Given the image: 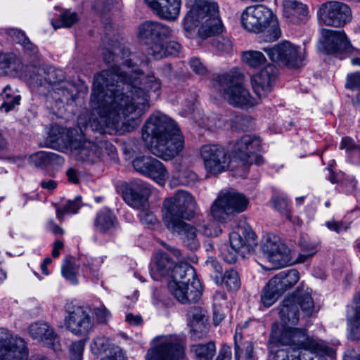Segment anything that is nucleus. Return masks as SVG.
I'll return each instance as SVG.
<instances>
[{
  "instance_id": "f257e3e1",
  "label": "nucleus",
  "mask_w": 360,
  "mask_h": 360,
  "mask_svg": "<svg viewBox=\"0 0 360 360\" xmlns=\"http://www.w3.org/2000/svg\"><path fill=\"white\" fill-rule=\"evenodd\" d=\"M103 60L115 63L94 77L90 106L92 117L84 127L101 134L116 129L120 124L134 127L149 108L150 93L160 94L162 83L153 72L144 75L139 68L148 63L136 56L116 37L103 39Z\"/></svg>"
},
{
  "instance_id": "f03ea898",
  "label": "nucleus",
  "mask_w": 360,
  "mask_h": 360,
  "mask_svg": "<svg viewBox=\"0 0 360 360\" xmlns=\"http://www.w3.org/2000/svg\"><path fill=\"white\" fill-rule=\"evenodd\" d=\"M186 5L190 8L183 20L186 36L191 37L200 22L198 35L202 39L212 36L211 44L220 53H228L232 50V43L227 37L220 35L224 26L219 17V6L210 0H187Z\"/></svg>"
},
{
  "instance_id": "7ed1b4c3",
  "label": "nucleus",
  "mask_w": 360,
  "mask_h": 360,
  "mask_svg": "<svg viewBox=\"0 0 360 360\" xmlns=\"http://www.w3.org/2000/svg\"><path fill=\"white\" fill-rule=\"evenodd\" d=\"M269 342L290 347L276 350L274 360H304L306 351L316 355L309 360H327L328 347L311 338L305 328H281L278 323L274 322L271 325Z\"/></svg>"
},
{
  "instance_id": "20e7f679",
  "label": "nucleus",
  "mask_w": 360,
  "mask_h": 360,
  "mask_svg": "<svg viewBox=\"0 0 360 360\" xmlns=\"http://www.w3.org/2000/svg\"><path fill=\"white\" fill-rule=\"evenodd\" d=\"M142 139L153 154L167 160L176 157L184 146V139L176 122L161 112L153 113L142 127Z\"/></svg>"
},
{
  "instance_id": "39448f33",
  "label": "nucleus",
  "mask_w": 360,
  "mask_h": 360,
  "mask_svg": "<svg viewBox=\"0 0 360 360\" xmlns=\"http://www.w3.org/2000/svg\"><path fill=\"white\" fill-rule=\"evenodd\" d=\"M210 84L212 89L233 107L248 110L257 104L255 98L243 85L240 73L229 71L214 74Z\"/></svg>"
},
{
  "instance_id": "423d86ee",
  "label": "nucleus",
  "mask_w": 360,
  "mask_h": 360,
  "mask_svg": "<svg viewBox=\"0 0 360 360\" xmlns=\"http://www.w3.org/2000/svg\"><path fill=\"white\" fill-rule=\"evenodd\" d=\"M168 290L181 304L196 302L202 295L200 281L195 269L186 262L176 264L169 275Z\"/></svg>"
},
{
  "instance_id": "0eeeda50",
  "label": "nucleus",
  "mask_w": 360,
  "mask_h": 360,
  "mask_svg": "<svg viewBox=\"0 0 360 360\" xmlns=\"http://www.w3.org/2000/svg\"><path fill=\"white\" fill-rule=\"evenodd\" d=\"M240 22L244 29L250 32H263L266 41H276L281 34L272 11L263 5L247 7L241 14Z\"/></svg>"
},
{
  "instance_id": "6e6552de",
  "label": "nucleus",
  "mask_w": 360,
  "mask_h": 360,
  "mask_svg": "<svg viewBox=\"0 0 360 360\" xmlns=\"http://www.w3.org/2000/svg\"><path fill=\"white\" fill-rule=\"evenodd\" d=\"M30 78L37 86H43L45 83L54 85L53 91L58 95L55 98L60 102L68 103L75 101V87L65 81V74L61 69L53 66L33 65Z\"/></svg>"
},
{
  "instance_id": "1a4fd4ad",
  "label": "nucleus",
  "mask_w": 360,
  "mask_h": 360,
  "mask_svg": "<svg viewBox=\"0 0 360 360\" xmlns=\"http://www.w3.org/2000/svg\"><path fill=\"white\" fill-rule=\"evenodd\" d=\"M300 308L306 316H310L314 309V302L311 292L307 288L302 292L297 288L291 296L285 297L281 304L279 316L281 321L287 327L288 325H296L299 321ZM283 328V326H281Z\"/></svg>"
},
{
  "instance_id": "9d476101",
  "label": "nucleus",
  "mask_w": 360,
  "mask_h": 360,
  "mask_svg": "<svg viewBox=\"0 0 360 360\" xmlns=\"http://www.w3.org/2000/svg\"><path fill=\"white\" fill-rule=\"evenodd\" d=\"M165 224L192 219L195 214L196 202L191 194L178 191L163 202Z\"/></svg>"
},
{
  "instance_id": "9b49d317",
  "label": "nucleus",
  "mask_w": 360,
  "mask_h": 360,
  "mask_svg": "<svg viewBox=\"0 0 360 360\" xmlns=\"http://www.w3.org/2000/svg\"><path fill=\"white\" fill-rule=\"evenodd\" d=\"M172 37V29L158 21L146 20L138 27L137 38L141 44L147 46L146 52L148 56H151L153 53H158L161 50L160 43L162 40Z\"/></svg>"
},
{
  "instance_id": "f8f14e48",
  "label": "nucleus",
  "mask_w": 360,
  "mask_h": 360,
  "mask_svg": "<svg viewBox=\"0 0 360 360\" xmlns=\"http://www.w3.org/2000/svg\"><path fill=\"white\" fill-rule=\"evenodd\" d=\"M186 345L176 335L160 338L158 342L149 349L146 360H185Z\"/></svg>"
},
{
  "instance_id": "ddd939ff",
  "label": "nucleus",
  "mask_w": 360,
  "mask_h": 360,
  "mask_svg": "<svg viewBox=\"0 0 360 360\" xmlns=\"http://www.w3.org/2000/svg\"><path fill=\"white\" fill-rule=\"evenodd\" d=\"M317 17L325 25L337 28L344 27L352 20L350 7L338 1H328L321 4Z\"/></svg>"
},
{
  "instance_id": "4468645a",
  "label": "nucleus",
  "mask_w": 360,
  "mask_h": 360,
  "mask_svg": "<svg viewBox=\"0 0 360 360\" xmlns=\"http://www.w3.org/2000/svg\"><path fill=\"white\" fill-rule=\"evenodd\" d=\"M67 315L64 322L66 328L77 336H85L93 329L94 318L83 307L75 304L73 302L65 305Z\"/></svg>"
},
{
  "instance_id": "2eb2a0df",
  "label": "nucleus",
  "mask_w": 360,
  "mask_h": 360,
  "mask_svg": "<svg viewBox=\"0 0 360 360\" xmlns=\"http://www.w3.org/2000/svg\"><path fill=\"white\" fill-rule=\"evenodd\" d=\"M262 150V140L259 136L246 134L234 143L231 153L235 159L241 161L244 165L255 164L261 165L264 163L263 157L258 154Z\"/></svg>"
},
{
  "instance_id": "dca6fc26",
  "label": "nucleus",
  "mask_w": 360,
  "mask_h": 360,
  "mask_svg": "<svg viewBox=\"0 0 360 360\" xmlns=\"http://www.w3.org/2000/svg\"><path fill=\"white\" fill-rule=\"evenodd\" d=\"M200 157L205 171L213 176L225 172L231 160L228 150L219 144L203 145L200 148Z\"/></svg>"
},
{
  "instance_id": "f3484780",
  "label": "nucleus",
  "mask_w": 360,
  "mask_h": 360,
  "mask_svg": "<svg viewBox=\"0 0 360 360\" xmlns=\"http://www.w3.org/2000/svg\"><path fill=\"white\" fill-rule=\"evenodd\" d=\"M262 250L269 261L276 268L288 266L293 263L290 250L281 243L276 236H264L262 243Z\"/></svg>"
},
{
  "instance_id": "a211bd4d",
  "label": "nucleus",
  "mask_w": 360,
  "mask_h": 360,
  "mask_svg": "<svg viewBox=\"0 0 360 360\" xmlns=\"http://www.w3.org/2000/svg\"><path fill=\"white\" fill-rule=\"evenodd\" d=\"M273 62H280L289 67H299L302 62L301 48L284 41L272 47L262 49Z\"/></svg>"
},
{
  "instance_id": "6ab92c4d",
  "label": "nucleus",
  "mask_w": 360,
  "mask_h": 360,
  "mask_svg": "<svg viewBox=\"0 0 360 360\" xmlns=\"http://www.w3.org/2000/svg\"><path fill=\"white\" fill-rule=\"evenodd\" d=\"M133 167L138 172L163 185L168 177V172L160 160L151 156H139L132 162Z\"/></svg>"
},
{
  "instance_id": "aec40b11",
  "label": "nucleus",
  "mask_w": 360,
  "mask_h": 360,
  "mask_svg": "<svg viewBox=\"0 0 360 360\" xmlns=\"http://www.w3.org/2000/svg\"><path fill=\"white\" fill-rule=\"evenodd\" d=\"M74 153L77 160L87 163H96L101 160L103 155L104 150L108 154L114 155L115 148L110 143H101V146L89 141H84L79 143H74Z\"/></svg>"
},
{
  "instance_id": "412c9836",
  "label": "nucleus",
  "mask_w": 360,
  "mask_h": 360,
  "mask_svg": "<svg viewBox=\"0 0 360 360\" xmlns=\"http://www.w3.org/2000/svg\"><path fill=\"white\" fill-rule=\"evenodd\" d=\"M150 194V188L146 182L135 179L126 184L122 191V198L131 207L141 209L147 207Z\"/></svg>"
},
{
  "instance_id": "4be33fe9",
  "label": "nucleus",
  "mask_w": 360,
  "mask_h": 360,
  "mask_svg": "<svg viewBox=\"0 0 360 360\" xmlns=\"http://www.w3.org/2000/svg\"><path fill=\"white\" fill-rule=\"evenodd\" d=\"M323 41L321 42L319 49L326 54L342 53L347 51L350 47L344 31L322 30Z\"/></svg>"
},
{
  "instance_id": "5701e85b",
  "label": "nucleus",
  "mask_w": 360,
  "mask_h": 360,
  "mask_svg": "<svg viewBox=\"0 0 360 360\" xmlns=\"http://www.w3.org/2000/svg\"><path fill=\"white\" fill-rule=\"evenodd\" d=\"M278 73V68L273 64H268L259 72L251 77L252 89L258 97L265 96L272 89Z\"/></svg>"
},
{
  "instance_id": "b1692460",
  "label": "nucleus",
  "mask_w": 360,
  "mask_h": 360,
  "mask_svg": "<svg viewBox=\"0 0 360 360\" xmlns=\"http://www.w3.org/2000/svg\"><path fill=\"white\" fill-rule=\"evenodd\" d=\"M28 349L20 338L0 340V360H27Z\"/></svg>"
},
{
  "instance_id": "393cba45",
  "label": "nucleus",
  "mask_w": 360,
  "mask_h": 360,
  "mask_svg": "<svg viewBox=\"0 0 360 360\" xmlns=\"http://www.w3.org/2000/svg\"><path fill=\"white\" fill-rule=\"evenodd\" d=\"M166 227L173 233L180 236L184 245L191 251H196L200 246L198 238L197 228L184 221L165 224Z\"/></svg>"
},
{
  "instance_id": "a878e982",
  "label": "nucleus",
  "mask_w": 360,
  "mask_h": 360,
  "mask_svg": "<svg viewBox=\"0 0 360 360\" xmlns=\"http://www.w3.org/2000/svg\"><path fill=\"white\" fill-rule=\"evenodd\" d=\"M31 337L44 343L55 352L60 350L59 338L54 329L46 323H34L29 329Z\"/></svg>"
},
{
  "instance_id": "bb28decb",
  "label": "nucleus",
  "mask_w": 360,
  "mask_h": 360,
  "mask_svg": "<svg viewBox=\"0 0 360 360\" xmlns=\"http://www.w3.org/2000/svg\"><path fill=\"white\" fill-rule=\"evenodd\" d=\"M346 320L347 339L360 340V292L355 294L352 304L347 306Z\"/></svg>"
},
{
  "instance_id": "cd10ccee",
  "label": "nucleus",
  "mask_w": 360,
  "mask_h": 360,
  "mask_svg": "<svg viewBox=\"0 0 360 360\" xmlns=\"http://www.w3.org/2000/svg\"><path fill=\"white\" fill-rule=\"evenodd\" d=\"M230 246L236 250L245 249L250 251L257 245V236L250 226H244L238 228V231L229 234Z\"/></svg>"
},
{
  "instance_id": "c85d7f7f",
  "label": "nucleus",
  "mask_w": 360,
  "mask_h": 360,
  "mask_svg": "<svg viewBox=\"0 0 360 360\" xmlns=\"http://www.w3.org/2000/svg\"><path fill=\"white\" fill-rule=\"evenodd\" d=\"M30 164L42 170L58 169L65 163V159L61 155L46 151H38L29 158Z\"/></svg>"
},
{
  "instance_id": "c756f323",
  "label": "nucleus",
  "mask_w": 360,
  "mask_h": 360,
  "mask_svg": "<svg viewBox=\"0 0 360 360\" xmlns=\"http://www.w3.org/2000/svg\"><path fill=\"white\" fill-rule=\"evenodd\" d=\"M119 225L117 217L114 212L108 209L103 208L99 210L94 220V230L102 234H110Z\"/></svg>"
},
{
  "instance_id": "7c9ffc66",
  "label": "nucleus",
  "mask_w": 360,
  "mask_h": 360,
  "mask_svg": "<svg viewBox=\"0 0 360 360\" xmlns=\"http://www.w3.org/2000/svg\"><path fill=\"white\" fill-rule=\"evenodd\" d=\"M148 6L159 18L174 21L179 15L181 0H163Z\"/></svg>"
},
{
  "instance_id": "2f4dec72",
  "label": "nucleus",
  "mask_w": 360,
  "mask_h": 360,
  "mask_svg": "<svg viewBox=\"0 0 360 360\" xmlns=\"http://www.w3.org/2000/svg\"><path fill=\"white\" fill-rule=\"evenodd\" d=\"M308 14L307 5L297 0H285L283 1V15L291 23L302 22Z\"/></svg>"
},
{
  "instance_id": "473e14b6",
  "label": "nucleus",
  "mask_w": 360,
  "mask_h": 360,
  "mask_svg": "<svg viewBox=\"0 0 360 360\" xmlns=\"http://www.w3.org/2000/svg\"><path fill=\"white\" fill-rule=\"evenodd\" d=\"M300 280V273L295 269L284 270L270 279V284L274 285L282 294L292 288Z\"/></svg>"
},
{
  "instance_id": "72a5a7b5",
  "label": "nucleus",
  "mask_w": 360,
  "mask_h": 360,
  "mask_svg": "<svg viewBox=\"0 0 360 360\" xmlns=\"http://www.w3.org/2000/svg\"><path fill=\"white\" fill-rule=\"evenodd\" d=\"M221 194L233 214L243 212L247 209L249 200L243 194L233 189L223 191Z\"/></svg>"
},
{
  "instance_id": "f704fd0d",
  "label": "nucleus",
  "mask_w": 360,
  "mask_h": 360,
  "mask_svg": "<svg viewBox=\"0 0 360 360\" xmlns=\"http://www.w3.org/2000/svg\"><path fill=\"white\" fill-rule=\"evenodd\" d=\"M174 266V262L166 252L160 251L155 255L154 268L158 275H155L151 270V276L154 280L158 281L160 276H169L172 268Z\"/></svg>"
},
{
  "instance_id": "c9c22d12",
  "label": "nucleus",
  "mask_w": 360,
  "mask_h": 360,
  "mask_svg": "<svg viewBox=\"0 0 360 360\" xmlns=\"http://www.w3.org/2000/svg\"><path fill=\"white\" fill-rule=\"evenodd\" d=\"M22 63L13 53H0V75H14L21 71Z\"/></svg>"
},
{
  "instance_id": "e433bc0d",
  "label": "nucleus",
  "mask_w": 360,
  "mask_h": 360,
  "mask_svg": "<svg viewBox=\"0 0 360 360\" xmlns=\"http://www.w3.org/2000/svg\"><path fill=\"white\" fill-rule=\"evenodd\" d=\"M216 350L215 342L212 340L206 343L194 344L190 347L193 360H213Z\"/></svg>"
},
{
  "instance_id": "4c0bfd02",
  "label": "nucleus",
  "mask_w": 360,
  "mask_h": 360,
  "mask_svg": "<svg viewBox=\"0 0 360 360\" xmlns=\"http://www.w3.org/2000/svg\"><path fill=\"white\" fill-rule=\"evenodd\" d=\"M210 212L212 217L219 222H226L233 217L230 207L225 202L221 193L213 202Z\"/></svg>"
},
{
  "instance_id": "58836bf2",
  "label": "nucleus",
  "mask_w": 360,
  "mask_h": 360,
  "mask_svg": "<svg viewBox=\"0 0 360 360\" xmlns=\"http://www.w3.org/2000/svg\"><path fill=\"white\" fill-rule=\"evenodd\" d=\"M221 280L219 285H223L229 291H236L241 285L239 274L233 268L226 269Z\"/></svg>"
},
{
  "instance_id": "ea45409f",
  "label": "nucleus",
  "mask_w": 360,
  "mask_h": 360,
  "mask_svg": "<svg viewBox=\"0 0 360 360\" xmlns=\"http://www.w3.org/2000/svg\"><path fill=\"white\" fill-rule=\"evenodd\" d=\"M235 360H255L253 345L252 342L246 341L238 342L237 336L234 337Z\"/></svg>"
},
{
  "instance_id": "a19ab883",
  "label": "nucleus",
  "mask_w": 360,
  "mask_h": 360,
  "mask_svg": "<svg viewBox=\"0 0 360 360\" xmlns=\"http://www.w3.org/2000/svg\"><path fill=\"white\" fill-rule=\"evenodd\" d=\"M160 49L158 53H153L150 56L155 60H160L169 56H176L179 53L181 46L176 41L162 40L160 43Z\"/></svg>"
},
{
  "instance_id": "79ce46f5",
  "label": "nucleus",
  "mask_w": 360,
  "mask_h": 360,
  "mask_svg": "<svg viewBox=\"0 0 360 360\" xmlns=\"http://www.w3.org/2000/svg\"><path fill=\"white\" fill-rule=\"evenodd\" d=\"M282 295L274 285L270 284L269 280L261 292V302L265 307H270Z\"/></svg>"
},
{
  "instance_id": "37998d69",
  "label": "nucleus",
  "mask_w": 360,
  "mask_h": 360,
  "mask_svg": "<svg viewBox=\"0 0 360 360\" xmlns=\"http://www.w3.org/2000/svg\"><path fill=\"white\" fill-rule=\"evenodd\" d=\"M82 206V197L76 196L74 200H68L62 207L56 206V217L60 221L66 214H76Z\"/></svg>"
},
{
  "instance_id": "c03bdc74",
  "label": "nucleus",
  "mask_w": 360,
  "mask_h": 360,
  "mask_svg": "<svg viewBox=\"0 0 360 360\" xmlns=\"http://www.w3.org/2000/svg\"><path fill=\"white\" fill-rule=\"evenodd\" d=\"M205 270L216 285H219L223 276V269L220 262L213 257H210L205 264Z\"/></svg>"
},
{
  "instance_id": "a18cd8bd",
  "label": "nucleus",
  "mask_w": 360,
  "mask_h": 360,
  "mask_svg": "<svg viewBox=\"0 0 360 360\" xmlns=\"http://www.w3.org/2000/svg\"><path fill=\"white\" fill-rule=\"evenodd\" d=\"M242 58L248 65L253 68H257L266 62L264 55L259 51H244Z\"/></svg>"
},
{
  "instance_id": "49530a36",
  "label": "nucleus",
  "mask_w": 360,
  "mask_h": 360,
  "mask_svg": "<svg viewBox=\"0 0 360 360\" xmlns=\"http://www.w3.org/2000/svg\"><path fill=\"white\" fill-rule=\"evenodd\" d=\"M191 327V338L193 340H199L207 338L209 330L210 324L207 321L202 322H195V323H189Z\"/></svg>"
},
{
  "instance_id": "de8ad7c7",
  "label": "nucleus",
  "mask_w": 360,
  "mask_h": 360,
  "mask_svg": "<svg viewBox=\"0 0 360 360\" xmlns=\"http://www.w3.org/2000/svg\"><path fill=\"white\" fill-rule=\"evenodd\" d=\"M340 148L345 149L351 158L360 160V140L356 143L354 140L350 137H344L342 139Z\"/></svg>"
},
{
  "instance_id": "09e8293b",
  "label": "nucleus",
  "mask_w": 360,
  "mask_h": 360,
  "mask_svg": "<svg viewBox=\"0 0 360 360\" xmlns=\"http://www.w3.org/2000/svg\"><path fill=\"white\" fill-rule=\"evenodd\" d=\"M11 88L9 86H6L4 89V101L1 104V108L4 109L6 112H9L13 110L16 105L20 103V96L11 94Z\"/></svg>"
},
{
  "instance_id": "8fccbe9b",
  "label": "nucleus",
  "mask_w": 360,
  "mask_h": 360,
  "mask_svg": "<svg viewBox=\"0 0 360 360\" xmlns=\"http://www.w3.org/2000/svg\"><path fill=\"white\" fill-rule=\"evenodd\" d=\"M272 201L274 207L282 215L285 216L288 219L290 220L291 214L288 200L283 195H278L274 197Z\"/></svg>"
},
{
  "instance_id": "3c124183",
  "label": "nucleus",
  "mask_w": 360,
  "mask_h": 360,
  "mask_svg": "<svg viewBox=\"0 0 360 360\" xmlns=\"http://www.w3.org/2000/svg\"><path fill=\"white\" fill-rule=\"evenodd\" d=\"M61 273L63 277L72 284L77 283V269L71 261L68 259L65 260L61 267Z\"/></svg>"
},
{
  "instance_id": "603ef678",
  "label": "nucleus",
  "mask_w": 360,
  "mask_h": 360,
  "mask_svg": "<svg viewBox=\"0 0 360 360\" xmlns=\"http://www.w3.org/2000/svg\"><path fill=\"white\" fill-rule=\"evenodd\" d=\"M85 341L77 340L72 343L69 349L70 360H82L83 356Z\"/></svg>"
},
{
  "instance_id": "864d4df0",
  "label": "nucleus",
  "mask_w": 360,
  "mask_h": 360,
  "mask_svg": "<svg viewBox=\"0 0 360 360\" xmlns=\"http://www.w3.org/2000/svg\"><path fill=\"white\" fill-rule=\"evenodd\" d=\"M78 20V15L75 12L65 11L60 14L58 22L60 23L57 27H70Z\"/></svg>"
},
{
  "instance_id": "5fc2aeb1",
  "label": "nucleus",
  "mask_w": 360,
  "mask_h": 360,
  "mask_svg": "<svg viewBox=\"0 0 360 360\" xmlns=\"http://www.w3.org/2000/svg\"><path fill=\"white\" fill-rule=\"evenodd\" d=\"M189 319V323H195V322H202L207 321L202 309L200 307H191L187 313Z\"/></svg>"
},
{
  "instance_id": "6e6d98bb",
  "label": "nucleus",
  "mask_w": 360,
  "mask_h": 360,
  "mask_svg": "<svg viewBox=\"0 0 360 360\" xmlns=\"http://www.w3.org/2000/svg\"><path fill=\"white\" fill-rule=\"evenodd\" d=\"M239 252L240 251L231 248L230 245H224L221 249V257L229 264H233L236 262Z\"/></svg>"
},
{
  "instance_id": "4d7b16f0",
  "label": "nucleus",
  "mask_w": 360,
  "mask_h": 360,
  "mask_svg": "<svg viewBox=\"0 0 360 360\" xmlns=\"http://www.w3.org/2000/svg\"><path fill=\"white\" fill-rule=\"evenodd\" d=\"M345 88L352 91H360V72L347 75Z\"/></svg>"
},
{
  "instance_id": "13d9d810",
  "label": "nucleus",
  "mask_w": 360,
  "mask_h": 360,
  "mask_svg": "<svg viewBox=\"0 0 360 360\" xmlns=\"http://www.w3.org/2000/svg\"><path fill=\"white\" fill-rule=\"evenodd\" d=\"M177 177L180 184L187 186L196 181L197 174L188 169H183L179 172Z\"/></svg>"
},
{
  "instance_id": "bf43d9fd",
  "label": "nucleus",
  "mask_w": 360,
  "mask_h": 360,
  "mask_svg": "<svg viewBox=\"0 0 360 360\" xmlns=\"http://www.w3.org/2000/svg\"><path fill=\"white\" fill-rule=\"evenodd\" d=\"M108 347V340L105 337H97L91 344V350L95 354H99L105 352Z\"/></svg>"
},
{
  "instance_id": "052dcab7",
  "label": "nucleus",
  "mask_w": 360,
  "mask_h": 360,
  "mask_svg": "<svg viewBox=\"0 0 360 360\" xmlns=\"http://www.w3.org/2000/svg\"><path fill=\"white\" fill-rule=\"evenodd\" d=\"M21 45L24 49L25 54L30 57L31 63H34L39 60L38 48L30 39Z\"/></svg>"
},
{
  "instance_id": "680f3d73",
  "label": "nucleus",
  "mask_w": 360,
  "mask_h": 360,
  "mask_svg": "<svg viewBox=\"0 0 360 360\" xmlns=\"http://www.w3.org/2000/svg\"><path fill=\"white\" fill-rule=\"evenodd\" d=\"M326 226L331 231H334L337 233L347 231L349 228V224H347L343 221H335L330 220L325 223Z\"/></svg>"
},
{
  "instance_id": "e2e57ef3",
  "label": "nucleus",
  "mask_w": 360,
  "mask_h": 360,
  "mask_svg": "<svg viewBox=\"0 0 360 360\" xmlns=\"http://www.w3.org/2000/svg\"><path fill=\"white\" fill-rule=\"evenodd\" d=\"M139 210V217L142 224L147 225H155L158 223L155 215L146 209V207L138 209Z\"/></svg>"
},
{
  "instance_id": "0e129e2a",
  "label": "nucleus",
  "mask_w": 360,
  "mask_h": 360,
  "mask_svg": "<svg viewBox=\"0 0 360 360\" xmlns=\"http://www.w3.org/2000/svg\"><path fill=\"white\" fill-rule=\"evenodd\" d=\"M343 179H342V186L345 187V192L347 194L354 193L356 191L357 180L352 176L342 174Z\"/></svg>"
},
{
  "instance_id": "69168bd1",
  "label": "nucleus",
  "mask_w": 360,
  "mask_h": 360,
  "mask_svg": "<svg viewBox=\"0 0 360 360\" xmlns=\"http://www.w3.org/2000/svg\"><path fill=\"white\" fill-rule=\"evenodd\" d=\"M112 8V0H98L93 5V8L101 15L105 14Z\"/></svg>"
},
{
  "instance_id": "338daca9",
  "label": "nucleus",
  "mask_w": 360,
  "mask_h": 360,
  "mask_svg": "<svg viewBox=\"0 0 360 360\" xmlns=\"http://www.w3.org/2000/svg\"><path fill=\"white\" fill-rule=\"evenodd\" d=\"M189 65L195 74L203 75L207 72L206 67L202 63L200 58L197 57L190 59Z\"/></svg>"
},
{
  "instance_id": "774afa93",
  "label": "nucleus",
  "mask_w": 360,
  "mask_h": 360,
  "mask_svg": "<svg viewBox=\"0 0 360 360\" xmlns=\"http://www.w3.org/2000/svg\"><path fill=\"white\" fill-rule=\"evenodd\" d=\"M195 226L197 228V231L207 237H212L215 236V231L212 229V226L210 223L195 222Z\"/></svg>"
}]
</instances>
